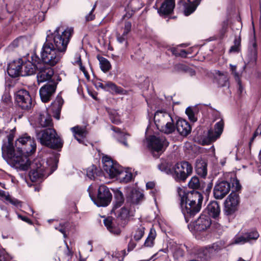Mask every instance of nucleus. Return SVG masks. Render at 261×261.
I'll return each mask as SVG.
<instances>
[{
  "label": "nucleus",
  "instance_id": "f257e3e1",
  "mask_svg": "<svg viewBox=\"0 0 261 261\" xmlns=\"http://www.w3.org/2000/svg\"><path fill=\"white\" fill-rule=\"evenodd\" d=\"M7 143L2 147V156L6 160H10L12 166L20 170H27L30 167L29 176L32 181H36L46 175L45 168L40 159H35L30 163L28 156L34 153L36 144L33 138L25 135L15 141L16 150L13 145L14 135H7Z\"/></svg>",
  "mask_w": 261,
  "mask_h": 261
},
{
  "label": "nucleus",
  "instance_id": "f03ea898",
  "mask_svg": "<svg viewBox=\"0 0 261 261\" xmlns=\"http://www.w3.org/2000/svg\"><path fill=\"white\" fill-rule=\"evenodd\" d=\"M177 192L180 198L182 213L188 222L189 216H194L200 211L203 196L200 192L195 191L185 193L184 188L180 187L177 188Z\"/></svg>",
  "mask_w": 261,
  "mask_h": 261
},
{
  "label": "nucleus",
  "instance_id": "7ed1b4c3",
  "mask_svg": "<svg viewBox=\"0 0 261 261\" xmlns=\"http://www.w3.org/2000/svg\"><path fill=\"white\" fill-rule=\"evenodd\" d=\"M73 32L72 28L62 31L61 27H59L54 33L47 35L46 41L51 43L54 47L64 54Z\"/></svg>",
  "mask_w": 261,
  "mask_h": 261
},
{
  "label": "nucleus",
  "instance_id": "20e7f679",
  "mask_svg": "<svg viewBox=\"0 0 261 261\" xmlns=\"http://www.w3.org/2000/svg\"><path fill=\"white\" fill-rule=\"evenodd\" d=\"M154 121L158 129L165 134H171L175 129L173 119L166 111H156L154 115Z\"/></svg>",
  "mask_w": 261,
  "mask_h": 261
},
{
  "label": "nucleus",
  "instance_id": "39448f33",
  "mask_svg": "<svg viewBox=\"0 0 261 261\" xmlns=\"http://www.w3.org/2000/svg\"><path fill=\"white\" fill-rule=\"evenodd\" d=\"M37 138L42 145L53 149L61 148L63 142L58 136L56 130L53 128H48L37 133Z\"/></svg>",
  "mask_w": 261,
  "mask_h": 261
},
{
  "label": "nucleus",
  "instance_id": "423d86ee",
  "mask_svg": "<svg viewBox=\"0 0 261 261\" xmlns=\"http://www.w3.org/2000/svg\"><path fill=\"white\" fill-rule=\"evenodd\" d=\"M62 51L54 47L50 42L46 40L41 51V58L42 62L50 66L57 64L63 56Z\"/></svg>",
  "mask_w": 261,
  "mask_h": 261
},
{
  "label": "nucleus",
  "instance_id": "0eeeda50",
  "mask_svg": "<svg viewBox=\"0 0 261 261\" xmlns=\"http://www.w3.org/2000/svg\"><path fill=\"white\" fill-rule=\"evenodd\" d=\"M193 167L188 162L177 163L173 167L172 177L175 181H185L192 174Z\"/></svg>",
  "mask_w": 261,
  "mask_h": 261
},
{
  "label": "nucleus",
  "instance_id": "6e6552de",
  "mask_svg": "<svg viewBox=\"0 0 261 261\" xmlns=\"http://www.w3.org/2000/svg\"><path fill=\"white\" fill-rule=\"evenodd\" d=\"M148 146L153 156L158 158L168 146V142L164 136H151L148 139Z\"/></svg>",
  "mask_w": 261,
  "mask_h": 261
},
{
  "label": "nucleus",
  "instance_id": "1a4fd4ad",
  "mask_svg": "<svg viewBox=\"0 0 261 261\" xmlns=\"http://www.w3.org/2000/svg\"><path fill=\"white\" fill-rule=\"evenodd\" d=\"M14 99L18 107L24 110H30L34 103L28 91L21 89L14 92Z\"/></svg>",
  "mask_w": 261,
  "mask_h": 261
},
{
  "label": "nucleus",
  "instance_id": "9d476101",
  "mask_svg": "<svg viewBox=\"0 0 261 261\" xmlns=\"http://www.w3.org/2000/svg\"><path fill=\"white\" fill-rule=\"evenodd\" d=\"M211 224V218L208 215L201 214L193 223L188 225V228L193 233L198 235L201 232H206Z\"/></svg>",
  "mask_w": 261,
  "mask_h": 261
},
{
  "label": "nucleus",
  "instance_id": "9b49d317",
  "mask_svg": "<svg viewBox=\"0 0 261 261\" xmlns=\"http://www.w3.org/2000/svg\"><path fill=\"white\" fill-rule=\"evenodd\" d=\"M102 162L103 170L110 178H114L118 176L121 168V167L119 164L116 162H114L107 155L102 157Z\"/></svg>",
  "mask_w": 261,
  "mask_h": 261
},
{
  "label": "nucleus",
  "instance_id": "f8f14e48",
  "mask_svg": "<svg viewBox=\"0 0 261 261\" xmlns=\"http://www.w3.org/2000/svg\"><path fill=\"white\" fill-rule=\"evenodd\" d=\"M58 84L54 77L51 81L42 86L39 90L41 99L43 102L49 101L55 93Z\"/></svg>",
  "mask_w": 261,
  "mask_h": 261
},
{
  "label": "nucleus",
  "instance_id": "ddd939ff",
  "mask_svg": "<svg viewBox=\"0 0 261 261\" xmlns=\"http://www.w3.org/2000/svg\"><path fill=\"white\" fill-rule=\"evenodd\" d=\"M112 195L109 188L102 185L99 187L97 198L95 203L98 206H107L111 202Z\"/></svg>",
  "mask_w": 261,
  "mask_h": 261
},
{
  "label": "nucleus",
  "instance_id": "4468645a",
  "mask_svg": "<svg viewBox=\"0 0 261 261\" xmlns=\"http://www.w3.org/2000/svg\"><path fill=\"white\" fill-rule=\"evenodd\" d=\"M223 128L224 122L221 120L215 124L214 130L210 129L208 131L207 137L202 140L203 144L208 145L216 141L222 133Z\"/></svg>",
  "mask_w": 261,
  "mask_h": 261
},
{
  "label": "nucleus",
  "instance_id": "2eb2a0df",
  "mask_svg": "<svg viewBox=\"0 0 261 261\" xmlns=\"http://www.w3.org/2000/svg\"><path fill=\"white\" fill-rule=\"evenodd\" d=\"M239 203V196L232 192L225 201V213L227 215L233 214L238 209Z\"/></svg>",
  "mask_w": 261,
  "mask_h": 261
},
{
  "label": "nucleus",
  "instance_id": "dca6fc26",
  "mask_svg": "<svg viewBox=\"0 0 261 261\" xmlns=\"http://www.w3.org/2000/svg\"><path fill=\"white\" fill-rule=\"evenodd\" d=\"M31 59L32 61L28 60L25 62L22 61V76L33 74L38 68L37 64H38L40 61V58L36 54H33L31 56Z\"/></svg>",
  "mask_w": 261,
  "mask_h": 261
},
{
  "label": "nucleus",
  "instance_id": "f3484780",
  "mask_svg": "<svg viewBox=\"0 0 261 261\" xmlns=\"http://www.w3.org/2000/svg\"><path fill=\"white\" fill-rule=\"evenodd\" d=\"M230 190V184L227 181H219L214 187L213 193L217 199H222Z\"/></svg>",
  "mask_w": 261,
  "mask_h": 261
},
{
  "label": "nucleus",
  "instance_id": "a211bd4d",
  "mask_svg": "<svg viewBox=\"0 0 261 261\" xmlns=\"http://www.w3.org/2000/svg\"><path fill=\"white\" fill-rule=\"evenodd\" d=\"M55 78L56 81L59 82L61 78L58 75H54V71L51 68L45 67L40 69L37 73V78L38 83H43L46 81L48 82Z\"/></svg>",
  "mask_w": 261,
  "mask_h": 261
},
{
  "label": "nucleus",
  "instance_id": "6ab92c4d",
  "mask_svg": "<svg viewBox=\"0 0 261 261\" xmlns=\"http://www.w3.org/2000/svg\"><path fill=\"white\" fill-rule=\"evenodd\" d=\"M22 60L20 59L11 62L8 67V74L12 77L22 76Z\"/></svg>",
  "mask_w": 261,
  "mask_h": 261
},
{
  "label": "nucleus",
  "instance_id": "aec40b11",
  "mask_svg": "<svg viewBox=\"0 0 261 261\" xmlns=\"http://www.w3.org/2000/svg\"><path fill=\"white\" fill-rule=\"evenodd\" d=\"M177 132L182 136H187L191 131L189 123L183 119H178L176 121V126Z\"/></svg>",
  "mask_w": 261,
  "mask_h": 261
},
{
  "label": "nucleus",
  "instance_id": "412c9836",
  "mask_svg": "<svg viewBox=\"0 0 261 261\" xmlns=\"http://www.w3.org/2000/svg\"><path fill=\"white\" fill-rule=\"evenodd\" d=\"M74 138L80 143L84 144V139L87 135V131L84 127L76 126L71 128Z\"/></svg>",
  "mask_w": 261,
  "mask_h": 261
},
{
  "label": "nucleus",
  "instance_id": "4be33fe9",
  "mask_svg": "<svg viewBox=\"0 0 261 261\" xmlns=\"http://www.w3.org/2000/svg\"><path fill=\"white\" fill-rule=\"evenodd\" d=\"M174 6V0H166L159 9L158 12L161 15L169 14L173 11Z\"/></svg>",
  "mask_w": 261,
  "mask_h": 261
},
{
  "label": "nucleus",
  "instance_id": "5701e85b",
  "mask_svg": "<svg viewBox=\"0 0 261 261\" xmlns=\"http://www.w3.org/2000/svg\"><path fill=\"white\" fill-rule=\"evenodd\" d=\"M207 211L211 216L213 218H217L219 217L220 213V207L216 201H211L206 207Z\"/></svg>",
  "mask_w": 261,
  "mask_h": 261
},
{
  "label": "nucleus",
  "instance_id": "b1692460",
  "mask_svg": "<svg viewBox=\"0 0 261 261\" xmlns=\"http://www.w3.org/2000/svg\"><path fill=\"white\" fill-rule=\"evenodd\" d=\"M188 3H185L184 7V14L186 16H188L192 13L197 6L199 5L201 0H187Z\"/></svg>",
  "mask_w": 261,
  "mask_h": 261
},
{
  "label": "nucleus",
  "instance_id": "393cba45",
  "mask_svg": "<svg viewBox=\"0 0 261 261\" xmlns=\"http://www.w3.org/2000/svg\"><path fill=\"white\" fill-rule=\"evenodd\" d=\"M37 122L40 126L45 127L49 126L52 124V120L50 116L48 115L46 112L40 113L38 118Z\"/></svg>",
  "mask_w": 261,
  "mask_h": 261
},
{
  "label": "nucleus",
  "instance_id": "a878e982",
  "mask_svg": "<svg viewBox=\"0 0 261 261\" xmlns=\"http://www.w3.org/2000/svg\"><path fill=\"white\" fill-rule=\"evenodd\" d=\"M196 172L201 177H205L207 175V164L203 160H197L195 166Z\"/></svg>",
  "mask_w": 261,
  "mask_h": 261
},
{
  "label": "nucleus",
  "instance_id": "bb28decb",
  "mask_svg": "<svg viewBox=\"0 0 261 261\" xmlns=\"http://www.w3.org/2000/svg\"><path fill=\"white\" fill-rule=\"evenodd\" d=\"M143 194L136 190H132L126 197L127 201L132 203L137 204L143 198Z\"/></svg>",
  "mask_w": 261,
  "mask_h": 261
},
{
  "label": "nucleus",
  "instance_id": "cd10ccee",
  "mask_svg": "<svg viewBox=\"0 0 261 261\" xmlns=\"http://www.w3.org/2000/svg\"><path fill=\"white\" fill-rule=\"evenodd\" d=\"M114 206L112 210V212L115 213V210L120 207L124 202V197L122 193L118 190L114 191Z\"/></svg>",
  "mask_w": 261,
  "mask_h": 261
},
{
  "label": "nucleus",
  "instance_id": "c85d7f7f",
  "mask_svg": "<svg viewBox=\"0 0 261 261\" xmlns=\"http://www.w3.org/2000/svg\"><path fill=\"white\" fill-rule=\"evenodd\" d=\"M189 188L193 189H203L205 187V182L200 180L197 176H193L189 181Z\"/></svg>",
  "mask_w": 261,
  "mask_h": 261
},
{
  "label": "nucleus",
  "instance_id": "c756f323",
  "mask_svg": "<svg viewBox=\"0 0 261 261\" xmlns=\"http://www.w3.org/2000/svg\"><path fill=\"white\" fill-rule=\"evenodd\" d=\"M105 225L110 232L115 234H118L120 233V229L115 226L113 220L111 217H108L103 220Z\"/></svg>",
  "mask_w": 261,
  "mask_h": 261
},
{
  "label": "nucleus",
  "instance_id": "7c9ffc66",
  "mask_svg": "<svg viewBox=\"0 0 261 261\" xmlns=\"http://www.w3.org/2000/svg\"><path fill=\"white\" fill-rule=\"evenodd\" d=\"M158 168L161 171L172 176L173 168L171 169V164L166 160L162 159L160 163L158 165Z\"/></svg>",
  "mask_w": 261,
  "mask_h": 261
},
{
  "label": "nucleus",
  "instance_id": "2f4dec72",
  "mask_svg": "<svg viewBox=\"0 0 261 261\" xmlns=\"http://www.w3.org/2000/svg\"><path fill=\"white\" fill-rule=\"evenodd\" d=\"M113 130L117 133L116 137L117 138L118 142L124 146L128 147V144L127 142V138L129 136V135L121 132L120 129L117 127H113Z\"/></svg>",
  "mask_w": 261,
  "mask_h": 261
},
{
  "label": "nucleus",
  "instance_id": "473e14b6",
  "mask_svg": "<svg viewBox=\"0 0 261 261\" xmlns=\"http://www.w3.org/2000/svg\"><path fill=\"white\" fill-rule=\"evenodd\" d=\"M249 52L248 56L250 59V62H256L257 56V44L255 40L253 41L252 45L249 46Z\"/></svg>",
  "mask_w": 261,
  "mask_h": 261
},
{
  "label": "nucleus",
  "instance_id": "72a5a7b5",
  "mask_svg": "<svg viewBox=\"0 0 261 261\" xmlns=\"http://www.w3.org/2000/svg\"><path fill=\"white\" fill-rule=\"evenodd\" d=\"M156 236V234L155 229L153 228H150L149 234L145 241L144 244V246L147 247L153 246Z\"/></svg>",
  "mask_w": 261,
  "mask_h": 261
},
{
  "label": "nucleus",
  "instance_id": "f704fd0d",
  "mask_svg": "<svg viewBox=\"0 0 261 261\" xmlns=\"http://www.w3.org/2000/svg\"><path fill=\"white\" fill-rule=\"evenodd\" d=\"M98 60L99 62L100 67L102 71L104 72H107L111 68V65L109 61L102 57H97Z\"/></svg>",
  "mask_w": 261,
  "mask_h": 261
},
{
  "label": "nucleus",
  "instance_id": "c9c22d12",
  "mask_svg": "<svg viewBox=\"0 0 261 261\" xmlns=\"http://www.w3.org/2000/svg\"><path fill=\"white\" fill-rule=\"evenodd\" d=\"M105 91H109L111 93H120L121 89L116 86L115 84L112 82H107L105 83Z\"/></svg>",
  "mask_w": 261,
  "mask_h": 261
},
{
  "label": "nucleus",
  "instance_id": "e433bc0d",
  "mask_svg": "<svg viewBox=\"0 0 261 261\" xmlns=\"http://www.w3.org/2000/svg\"><path fill=\"white\" fill-rule=\"evenodd\" d=\"M118 218L121 219H125L129 215V210L125 207H123L119 210H115V213H114Z\"/></svg>",
  "mask_w": 261,
  "mask_h": 261
},
{
  "label": "nucleus",
  "instance_id": "4c0bfd02",
  "mask_svg": "<svg viewBox=\"0 0 261 261\" xmlns=\"http://www.w3.org/2000/svg\"><path fill=\"white\" fill-rule=\"evenodd\" d=\"M118 176H120L123 181L125 182L129 181L132 178V174L130 172L124 171L122 167Z\"/></svg>",
  "mask_w": 261,
  "mask_h": 261
},
{
  "label": "nucleus",
  "instance_id": "58836bf2",
  "mask_svg": "<svg viewBox=\"0 0 261 261\" xmlns=\"http://www.w3.org/2000/svg\"><path fill=\"white\" fill-rule=\"evenodd\" d=\"M188 70V66L182 63H178L173 66L174 72H186Z\"/></svg>",
  "mask_w": 261,
  "mask_h": 261
},
{
  "label": "nucleus",
  "instance_id": "ea45409f",
  "mask_svg": "<svg viewBox=\"0 0 261 261\" xmlns=\"http://www.w3.org/2000/svg\"><path fill=\"white\" fill-rule=\"evenodd\" d=\"M145 228L142 225H140L135 231L134 234V239L138 241L141 239L144 234Z\"/></svg>",
  "mask_w": 261,
  "mask_h": 261
},
{
  "label": "nucleus",
  "instance_id": "a19ab883",
  "mask_svg": "<svg viewBox=\"0 0 261 261\" xmlns=\"http://www.w3.org/2000/svg\"><path fill=\"white\" fill-rule=\"evenodd\" d=\"M196 109L191 107H188L186 109V113L188 115L189 119L192 122L197 121V118L195 116Z\"/></svg>",
  "mask_w": 261,
  "mask_h": 261
},
{
  "label": "nucleus",
  "instance_id": "79ce46f5",
  "mask_svg": "<svg viewBox=\"0 0 261 261\" xmlns=\"http://www.w3.org/2000/svg\"><path fill=\"white\" fill-rule=\"evenodd\" d=\"M64 100L61 97H57L56 100L51 104V109L54 110L58 109V112L61 111V108L63 104Z\"/></svg>",
  "mask_w": 261,
  "mask_h": 261
},
{
  "label": "nucleus",
  "instance_id": "37998d69",
  "mask_svg": "<svg viewBox=\"0 0 261 261\" xmlns=\"http://www.w3.org/2000/svg\"><path fill=\"white\" fill-rule=\"evenodd\" d=\"M246 236L245 233L243 234L236 235L233 240L232 244H243L247 242Z\"/></svg>",
  "mask_w": 261,
  "mask_h": 261
},
{
  "label": "nucleus",
  "instance_id": "c03bdc74",
  "mask_svg": "<svg viewBox=\"0 0 261 261\" xmlns=\"http://www.w3.org/2000/svg\"><path fill=\"white\" fill-rule=\"evenodd\" d=\"M96 170V166L92 165L89 167L87 170V176L91 179H94L95 174H97Z\"/></svg>",
  "mask_w": 261,
  "mask_h": 261
},
{
  "label": "nucleus",
  "instance_id": "a18cd8bd",
  "mask_svg": "<svg viewBox=\"0 0 261 261\" xmlns=\"http://www.w3.org/2000/svg\"><path fill=\"white\" fill-rule=\"evenodd\" d=\"M245 234L247 242L251 240H256L259 237L258 233L255 230L247 232Z\"/></svg>",
  "mask_w": 261,
  "mask_h": 261
},
{
  "label": "nucleus",
  "instance_id": "49530a36",
  "mask_svg": "<svg viewBox=\"0 0 261 261\" xmlns=\"http://www.w3.org/2000/svg\"><path fill=\"white\" fill-rule=\"evenodd\" d=\"M184 246L180 245V246H177L175 250L174 251L173 255L174 257L177 259L179 258L180 257H182L184 255V250L182 248Z\"/></svg>",
  "mask_w": 261,
  "mask_h": 261
},
{
  "label": "nucleus",
  "instance_id": "de8ad7c7",
  "mask_svg": "<svg viewBox=\"0 0 261 261\" xmlns=\"http://www.w3.org/2000/svg\"><path fill=\"white\" fill-rule=\"evenodd\" d=\"M230 69L232 72V73L234 76L236 81L238 82V83L240 85V75L239 73L236 71L237 66L235 65H230Z\"/></svg>",
  "mask_w": 261,
  "mask_h": 261
},
{
  "label": "nucleus",
  "instance_id": "09e8293b",
  "mask_svg": "<svg viewBox=\"0 0 261 261\" xmlns=\"http://www.w3.org/2000/svg\"><path fill=\"white\" fill-rule=\"evenodd\" d=\"M22 44L21 38H17L14 40L9 46L10 49H13Z\"/></svg>",
  "mask_w": 261,
  "mask_h": 261
},
{
  "label": "nucleus",
  "instance_id": "8fccbe9b",
  "mask_svg": "<svg viewBox=\"0 0 261 261\" xmlns=\"http://www.w3.org/2000/svg\"><path fill=\"white\" fill-rule=\"evenodd\" d=\"M228 81V79L226 76L223 74H219V78L218 79V83L220 86H226Z\"/></svg>",
  "mask_w": 261,
  "mask_h": 261
},
{
  "label": "nucleus",
  "instance_id": "3c124183",
  "mask_svg": "<svg viewBox=\"0 0 261 261\" xmlns=\"http://www.w3.org/2000/svg\"><path fill=\"white\" fill-rule=\"evenodd\" d=\"M75 56L77 59V61H75V64L79 65L81 70L86 74V69L85 67L82 65L81 56L79 54H76Z\"/></svg>",
  "mask_w": 261,
  "mask_h": 261
},
{
  "label": "nucleus",
  "instance_id": "603ef678",
  "mask_svg": "<svg viewBox=\"0 0 261 261\" xmlns=\"http://www.w3.org/2000/svg\"><path fill=\"white\" fill-rule=\"evenodd\" d=\"M234 44L230 47L229 52H238L239 51L240 41L235 39L234 41Z\"/></svg>",
  "mask_w": 261,
  "mask_h": 261
},
{
  "label": "nucleus",
  "instance_id": "864d4df0",
  "mask_svg": "<svg viewBox=\"0 0 261 261\" xmlns=\"http://www.w3.org/2000/svg\"><path fill=\"white\" fill-rule=\"evenodd\" d=\"M97 2H95L94 5L93 6L91 11L90 12V13H89V14L88 15L86 16V19L87 21H90V20H92L94 19L95 18V16L93 14V11H94L96 7V4H97Z\"/></svg>",
  "mask_w": 261,
  "mask_h": 261
},
{
  "label": "nucleus",
  "instance_id": "5fc2aeb1",
  "mask_svg": "<svg viewBox=\"0 0 261 261\" xmlns=\"http://www.w3.org/2000/svg\"><path fill=\"white\" fill-rule=\"evenodd\" d=\"M232 188H233L236 191H239L241 188V186L240 184L239 181L237 178H234L232 180Z\"/></svg>",
  "mask_w": 261,
  "mask_h": 261
},
{
  "label": "nucleus",
  "instance_id": "6e6d98bb",
  "mask_svg": "<svg viewBox=\"0 0 261 261\" xmlns=\"http://www.w3.org/2000/svg\"><path fill=\"white\" fill-rule=\"evenodd\" d=\"M173 54L176 56H180L183 58H186L188 53L185 49H181L179 52H176L175 50H173Z\"/></svg>",
  "mask_w": 261,
  "mask_h": 261
},
{
  "label": "nucleus",
  "instance_id": "4d7b16f0",
  "mask_svg": "<svg viewBox=\"0 0 261 261\" xmlns=\"http://www.w3.org/2000/svg\"><path fill=\"white\" fill-rule=\"evenodd\" d=\"M66 225V223L64 224H60L58 226H56L55 228L56 229L59 230L63 234L64 237L66 238V231H65V225Z\"/></svg>",
  "mask_w": 261,
  "mask_h": 261
},
{
  "label": "nucleus",
  "instance_id": "13d9d810",
  "mask_svg": "<svg viewBox=\"0 0 261 261\" xmlns=\"http://www.w3.org/2000/svg\"><path fill=\"white\" fill-rule=\"evenodd\" d=\"M213 187V183L211 182H208V183H206L205 182V187L203 189H202L203 190L205 194H208L210 191L212 190V188Z\"/></svg>",
  "mask_w": 261,
  "mask_h": 261
},
{
  "label": "nucleus",
  "instance_id": "bf43d9fd",
  "mask_svg": "<svg viewBox=\"0 0 261 261\" xmlns=\"http://www.w3.org/2000/svg\"><path fill=\"white\" fill-rule=\"evenodd\" d=\"M132 28V24L130 22L127 21L125 22L124 30L123 33L124 35H127L130 32Z\"/></svg>",
  "mask_w": 261,
  "mask_h": 261
},
{
  "label": "nucleus",
  "instance_id": "052dcab7",
  "mask_svg": "<svg viewBox=\"0 0 261 261\" xmlns=\"http://www.w3.org/2000/svg\"><path fill=\"white\" fill-rule=\"evenodd\" d=\"M261 134V123L259 124L257 129L254 133L252 138L250 140V143L253 142L254 139L258 135Z\"/></svg>",
  "mask_w": 261,
  "mask_h": 261
},
{
  "label": "nucleus",
  "instance_id": "680f3d73",
  "mask_svg": "<svg viewBox=\"0 0 261 261\" xmlns=\"http://www.w3.org/2000/svg\"><path fill=\"white\" fill-rule=\"evenodd\" d=\"M6 200L15 205H17L19 201L15 199H12L10 196H6Z\"/></svg>",
  "mask_w": 261,
  "mask_h": 261
},
{
  "label": "nucleus",
  "instance_id": "e2e57ef3",
  "mask_svg": "<svg viewBox=\"0 0 261 261\" xmlns=\"http://www.w3.org/2000/svg\"><path fill=\"white\" fill-rule=\"evenodd\" d=\"M136 243L132 240H130L128 244L127 251L129 252L133 250L136 247Z\"/></svg>",
  "mask_w": 261,
  "mask_h": 261
},
{
  "label": "nucleus",
  "instance_id": "0e129e2a",
  "mask_svg": "<svg viewBox=\"0 0 261 261\" xmlns=\"http://www.w3.org/2000/svg\"><path fill=\"white\" fill-rule=\"evenodd\" d=\"M126 36L127 35H124V34H122V35L120 36H117V40L120 43H122L126 40Z\"/></svg>",
  "mask_w": 261,
  "mask_h": 261
},
{
  "label": "nucleus",
  "instance_id": "69168bd1",
  "mask_svg": "<svg viewBox=\"0 0 261 261\" xmlns=\"http://www.w3.org/2000/svg\"><path fill=\"white\" fill-rule=\"evenodd\" d=\"M95 86L98 88H101V89L105 90V84H103V83H101V82H97L95 84Z\"/></svg>",
  "mask_w": 261,
  "mask_h": 261
},
{
  "label": "nucleus",
  "instance_id": "338daca9",
  "mask_svg": "<svg viewBox=\"0 0 261 261\" xmlns=\"http://www.w3.org/2000/svg\"><path fill=\"white\" fill-rule=\"evenodd\" d=\"M154 186L155 184L153 182H148L146 185L147 189H152L154 187Z\"/></svg>",
  "mask_w": 261,
  "mask_h": 261
},
{
  "label": "nucleus",
  "instance_id": "774afa93",
  "mask_svg": "<svg viewBox=\"0 0 261 261\" xmlns=\"http://www.w3.org/2000/svg\"><path fill=\"white\" fill-rule=\"evenodd\" d=\"M186 72L189 73L191 76H193L195 74V71L194 70L189 68V67H188V70Z\"/></svg>",
  "mask_w": 261,
  "mask_h": 261
}]
</instances>
